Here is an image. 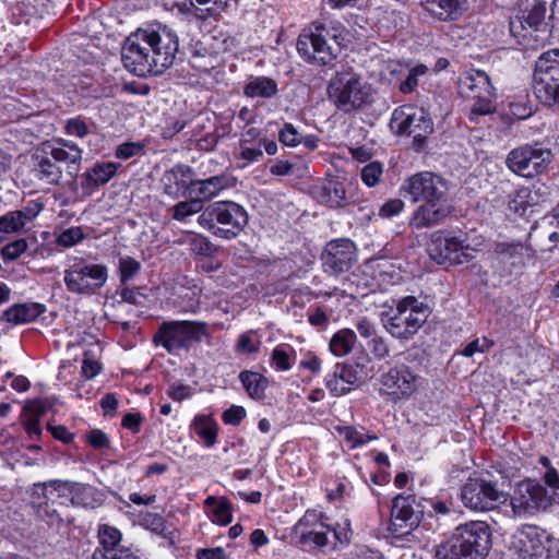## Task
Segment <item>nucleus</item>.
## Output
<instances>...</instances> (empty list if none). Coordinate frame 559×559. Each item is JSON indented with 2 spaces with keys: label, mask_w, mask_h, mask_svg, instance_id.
I'll return each mask as SVG.
<instances>
[{
  "label": "nucleus",
  "mask_w": 559,
  "mask_h": 559,
  "mask_svg": "<svg viewBox=\"0 0 559 559\" xmlns=\"http://www.w3.org/2000/svg\"><path fill=\"white\" fill-rule=\"evenodd\" d=\"M344 33L345 27L340 21L322 17L314 21L298 36L297 51L310 64H330L336 58V52L328 44L326 36L340 43V40L345 39Z\"/></svg>",
  "instance_id": "1"
},
{
  "label": "nucleus",
  "mask_w": 559,
  "mask_h": 559,
  "mask_svg": "<svg viewBox=\"0 0 559 559\" xmlns=\"http://www.w3.org/2000/svg\"><path fill=\"white\" fill-rule=\"evenodd\" d=\"M490 548L489 527L475 521L460 525L455 533L437 546L438 559H484Z\"/></svg>",
  "instance_id": "2"
},
{
  "label": "nucleus",
  "mask_w": 559,
  "mask_h": 559,
  "mask_svg": "<svg viewBox=\"0 0 559 559\" xmlns=\"http://www.w3.org/2000/svg\"><path fill=\"white\" fill-rule=\"evenodd\" d=\"M462 97L471 102L468 119L478 122V118L492 115L497 110V93L489 75L477 69L464 71L457 82Z\"/></svg>",
  "instance_id": "3"
},
{
  "label": "nucleus",
  "mask_w": 559,
  "mask_h": 559,
  "mask_svg": "<svg viewBox=\"0 0 559 559\" xmlns=\"http://www.w3.org/2000/svg\"><path fill=\"white\" fill-rule=\"evenodd\" d=\"M328 97L344 112L360 109L372 102V88L353 70L336 71L328 84Z\"/></svg>",
  "instance_id": "4"
},
{
  "label": "nucleus",
  "mask_w": 559,
  "mask_h": 559,
  "mask_svg": "<svg viewBox=\"0 0 559 559\" xmlns=\"http://www.w3.org/2000/svg\"><path fill=\"white\" fill-rule=\"evenodd\" d=\"M198 224L214 236L229 240L237 237L248 224V214L235 202L218 201L209 205L198 216Z\"/></svg>",
  "instance_id": "5"
},
{
  "label": "nucleus",
  "mask_w": 559,
  "mask_h": 559,
  "mask_svg": "<svg viewBox=\"0 0 559 559\" xmlns=\"http://www.w3.org/2000/svg\"><path fill=\"white\" fill-rule=\"evenodd\" d=\"M66 480L51 479L36 483L29 490V503L36 515L49 525H60L64 522L68 510Z\"/></svg>",
  "instance_id": "6"
},
{
  "label": "nucleus",
  "mask_w": 559,
  "mask_h": 559,
  "mask_svg": "<svg viewBox=\"0 0 559 559\" xmlns=\"http://www.w3.org/2000/svg\"><path fill=\"white\" fill-rule=\"evenodd\" d=\"M293 533L298 544L307 549H324L334 546L337 542L347 543L349 539L346 528L331 530L322 522L320 513L309 510L295 524Z\"/></svg>",
  "instance_id": "7"
},
{
  "label": "nucleus",
  "mask_w": 559,
  "mask_h": 559,
  "mask_svg": "<svg viewBox=\"0 0 559 559\" xmlns=\"http://www.w3.org/2000/svg\"><path fill=\"white\" fill-rule=\"evenodd\" d=\"M160 35L156 32L140 31L129 36L121 49V60L124 68L138 75L145 76L152 72L150 51L160 44Z\"/></svg>",
  "instance_id": "8"
},
{
  "label": "nucleus",
  "mask_w": 559,
  "mask_h": 559,
  "mask_svg": "<svg viewBox=\"0 0 559 559\" xmlns=\"http://www.w3.org/2000/svg\"><path fill=\"white\" fill-rule=\"evenodd\" d=\"M551 157V152L538 144H523L508 153L506 165L520 177L533 178L548 168Z\"/></svg>",
  "instance_id": "9"
},
{
  "label": "nucleus",
  "mask_w": 559,
  "mask_h": 559,
  "mask_svg": "<svg viewBox=\"0 0 559 559\" xmlns=\"http://www.w3.org/2000/svg\"><path fill=\"white\" fill-rule=\"evenodd\" d=\"M389 126L394 134L413 136L418 145H421L433 130V123L426 111L413 105L395 108Z\"/></svg>",
  "instance_id": "10"
},
{
  "label": "nucleus",
  "mask_w": 559,
  "mask_h": 559,
  "mask_svg": "<svg viewBox=\"0 0 559 559\" xmlns=\"http://www.w3.org/2000/svg\"><path fill=\"white\" fill-rule=\"evenodd\" d=\"M464 506L474 511H489L507 501V495L497 481L485 477H469L461 489Z\"/></svg>",
  "instance_id": "11"
},
{
  "label": "nucleus",
  "mask_w": 559,
  "mask_h": 559,
  "mask_svg": "<svg viewBox=\"0 0 559 559\" xmlns=\"http://www.w3.org/2000/svg\"><path fill=\"white\" fill-rule=\"evenodd\" d=\"M108 278V270L103 264L75 261L64 271V284L73 294L92 295L102 288Z\"/></svg>",
  "instance_id": "12"
},
{
  "label": "nucleus",
  "mask_w": 559,
  "mask_h": 559,
  "mask_svg": "<svg viewBox=\"0 0 559 559\" xmlns=\"http://www.w3.org/2000/svg\"><path fill=\"white\" fill-rule=\"evenodd\" d=\"M426 321V314L420 309L418 300L407 296L399 301L395 312L384 323L388 332L396 338L408 340Z\"/></svg>",
  "instance_id": "13"
},
{
  "label": "nucleus",
  "mask_w": 559,
  "mask_h": 559,
  "mask_svg": "<svg viewBox=\"0 0 559 559\" xmlns=\"http://www.w3.org/2000/svg\"><path fill=\"white\" fill-rule=\"evenodd\" d=\"M402 189L412 202H447L449 182L431 171H420L407 178Z\"/></svg>",
  "instance_id": "14"
},
{
  "label": "nucleus",
  "mask_w": 559,
  "mask_h": 559,
  "mask_svg": "<svg viewBox=\"0 0 559 559\" xmlns=\"http://www.w3.org/2000/svg\"><path fill=\"white\" fill-rule=\"evenodd\" d=\"M430 257L438 264H463L475 258L476 250L456 236L436 231L428 247Z\"/></svg>",
  "instance_id": "15"
},
{
  "label": "nucleus",
  "mask_w": 559,
  "mask_h": 559,
  "mask_svg": "<svg viewBox=\"0 0 559 559\" xmlns=\"http://www.w3.org/2000/svg\"><path fill=\"white\" fill-rule=\"evenodd\" d=\"M413 495H399L392 501L389 530L396 536L408 534L420 522V512L414 508Z\"/></svg>",
  "instance_id": "16"
},
{
  "label": "nucleus",
  "mask_w": 559,
  "mask_h": 559,
  "mask_svg": "<svg viewBox=\"0 0 559 559\" xmlns=\"http://www.w3.org/2000/svg\"><path fill=\"white\" fill-rule=\"evenodd\" d=\"M381 383L388 394L395 399H407L418 389L420 377L406 365L389 369L381 378Z\"/></svg>",
  "instance_id": "17"
},
{
  "label": "nucleus",
  "mask_w": 559,
  "mask_h": 559,
  "mask_svg": "<svg viewBox=\"0 0 559 559\" xmlns=\"http://www.w3.org/2000/svg\"><path fill=\"white\" fill-rule=\"evenodd\" d=\"M546 495V489L539 483L532 479L521 481L511 497L513 515L521 518L538 509L545 501Z\"/></svg>",
  "instance_id": "18"
},
{
  "label": "nucleus",
  "mask_w": 559,
  "mask_h": 559,
  "mask_svg": "<svg viewBox=\"0 0 559 559\" xmlns=\"http://www.w3.org/2000/svg\"><path fill=\"white\" fill-rule=\"evenodd\" d=\"M546 533L535 525H523L512 537V548L520 559H536L545 550Z\"/></svg>",
  "instance_id": "19"
},
{
  "label": "nucleus",
  "mask_w": 559,
  "mask_h": 559,
  "mask_svg": "<svg viewBox=\"0 0 559 559\" xmlns=\"http://www.w3.org/2000/svg\"><path fill=\"white\" fill-rule=\"evenodd\" d=\"M323 259L324 270L331 274L348 271L355 262V246L348 239H337L326 245Z\"/></svg>",
  "instance_id": "20"
},
{
  "label": "nucleus",
  "mask_w": 559,
  "mask_h": 559,
  "mask_svg": "<svg viewBox=\"0 0 559 559\" xmlns=\"http://www.w3.org/2000/svg\"><path fill=\"white\" fill-rule=\"evenodd\" d=\"M44 210L38 201H29L20 210L10 211L0 216V233L21 234L31 229L33 221Z\"/></svg>",
  "instance_id": "21"
},
{
  "label": "nucleus",
  "mask_w": 559,
  "mask_h": 559,
  "mask_svg": "<svg viewBox=\"0 0 559 559\" xmlns=\"http://www.w3.org/2000/svg\"><path fill=\"white\" fill-rule=\"evenodd\" d=\"M359 382L356 367L346 364H336L332 374L325 378V385L333 396L347 394Z\"/></svg>",
  "instance_id": "22"
},
{
  "label": "nucleus",
  "mask_w": 559,
  "mask_h": 559,
  "mask_svg": "<svg viewBox=\"0 0 559 559\" xmlns=\"http://www.w3.org/2000/svg\"><path fill=\"white\" fill-rule=\"evenodd\" d=\"M49 145H44L41 150H36L32 155L33 168L35 177L47 185H59L62 177L63 168L57 164L52 157L46 153Z\"/></svg>",
  "instance_id": "23"
},
{
  "label": "nucleus",
  "mask_w": 559,
  "mask_h": 559,
  "mask_svg": "<svg viewBox=\"0 0 559 559\" xmlns=\"http://www.w3.org/2000/svg\"><path fill=\"white\" fill-rule=\"evenodd\" d=\"M445 202H423L414 211L409 226L414 229L430 228L440 224L448 216Z\"/></svg>",
  "instance_id": "24"
},
{
  "label": "nucleus",
  "mask_w": 559,
  "mask_h": 559,
  "mask_svg": "<svg viewBox=\"0 0 559 559\" xmlns=\"http://www.w3.org/2000/svg\"><path fill=\"white\" fill-rule=\"evenodd\" d=\"M466 0H420L424 10L440 22L459 20L466 11Z\"/></svg>",
  "instance_id": "25"
},
{
  "label": "nucleus",
  "mask_w": 559,
  "mask_h": 559,
  "mask_svg": "<svg viewBox=\"0 0 559 559\" xmlns=\"http://www.w3.org/2000/svg\"><path fill=\"white\" fill-rule=\"evenodd\" d=\"M66 487L73 507L95 509L105 500L104 492L92 485L66 480Z\"/></svg>",
  "instance_id": "26"
},
{
  "label": "nucleus",
  "mask_w": 559,
  "mask_h": 559,
  "mask_svg": "<svg viewBox=\"0 0 559 559\" xmlns=\"http://www.w3.org/2000/svg\"><path fill=\"white\" fill-rule=\"evenodd\" d=\"M236 180L234 177L222 174L218 176L210 177L205 180H198L190 183L188 187L189 195H197L203 202L211 200L218 195L223 190L235 187Z\"/></svg>",
  "instance_id": "27"
},
{
  "label": "nucleus",
  "mask_w": 559,
  "mask_h": 559,
  "mask_svg": "<svg viewBox=\"0 0 559 559\" xmlns=\"http://www.w3.org/2000/svg\"><path fill=\"white\" fill-rule=\"evenodd\" d=\"M44 145H49L46 153L61 167L64 165L70 181H74L81 168L82 151L76 145L69 146V150L53 146L49 142Z\"/></svg>",
  "instance_id": "28"
},
{
  "label": "nucleus",
  "mask_w": 559,
  "mask_h": 559,
  "mask_svg": "<svg viewBox=\"0 0 559 559\" xmlns=\"http://www.w3.org/2000/svg\"><path fill=\"white\" fill-rule=\"evenodd\" d=\"M46 308L41 304H19L7 309L2 319L10 323L24 324L34 321L45 312Z\"/></svg>",
  "instance_id": "29"
},
{
  "label": "nucleus",
  "mask_w": 559,
  "mask_h": 559,
  "mask_svg": "<svg viewBox=\"0 0 559 559\" xmlns=\"http://www.w3.org/2000/svg\"><path fill=\"white\" fill-rule=\"evenodd\" d=\"M204 507L213 523L226 526L233 521L231 504L226 498L209 496L204 501Z\"/></svg>",
  "instance_id": "30"
},
{
  "label": "nucleus",
  "mask_w": 559,
  "mask_h": 559,
  "mask_svg": "<svg viewBox=\"0 0 559 559\" xmlns=\"http://www.w3.org/2000/svg\"><path fill=\"white\" fill-rule=\"evenodd\" d=\"M549 78L533 76L534 94L546 106L559 105V81Z\"/></svg>",
  "instance_id": "31"
},
{
  "label": "nucleus",
  "mask_w": 559,
  "mask_h": 559,
  "mask_svg": "<svg viewBox=\"0 0 559 559\" xmlns=\"http://www.w3.org/2000/svg\"><path fill=\"white\" fill-rule=\"evenodd\" d=\"M539 200L538 191L528 187H522L510 195L508 207L518 215H524L530 207L537 205Z\"/></svg>",
  "instance_id": "32"
},
{
  "label": "nucleus",
  "mask_w": 559,
  "mask_h": 559,
  "mask_svg": "<svg viewBox=\"0 0 559 559\" xmlns=\"http://www.w3.org/2000/svg\"><path fill=\"white\" fill-rule=\"evenodd\" d=\"M277 92L276 81L267 76H252L243 87V94L251 98H272Z\"/></svg>",
  "instance_id": "33"
},
{
  "label": "nucleus",
  "mask_w": 559,
  "mask_h": 559,
  "mask_svg": "<svg viewBox=\"0 0 559 559\" xmlns=\"http://www.w3.org/2000/svg\"><path fill=\"white\" fill-rule=\"evenodd\" d=\"M118 164L102 163L96 164L84 177L83 188L95 189L106 185L117 173Z\"/></svg>",
  "instance_id": "34"
},
{
  "label": "nucleus",
  "mask_w": 559,
  "mask_h": 559,
  "mask_svg": "<svg viewBox=\"0 0 559 559\" xmlns=\"http://www.w3.org/2000/svg\"><path fill=\"white\" fill-rule=\"evenodd\" d=\"M177 245L187 246L189 251L203 257H210L213 251L210 240L195 231L177 233Z\"/></svg>",
  "instance_id": "35"
},
{
  "label": "nucleus",
  "mask_w": 559,
  "mask_h": 559,
  "mask_svg": "<svg viewBox=\"0 0 559 559\" xmlns=\"http://www.w3.org/2000/svg\"><path fill=\"white\" fill-rule=\"evenodd\" d=\"M194 433L210 448L217 440V423L212 415H197L191 424Z\"/></svg>",
  "instance_id": "36"
},
{
  "label": "nucleus",
  "mask_w": 559,
  "mask_h": 559,
  "mask_svg": "<svg viewBox=\"0 0 559 559\" xmlns=\"http://www.w3.org/2000/svg\"><path fill=\"white\" fill-rule=\"evenodd\" d=\"M533 76H550L559 81V49H550L538 57Z\"/></svg>",
  "instance_id": "37"
},
{
  "label": "nucleus",
  "mask_w": 559,
  "mask_h": 559,
  "mask_svg": "<svg viewBox=\"0 0 559 559\" xmlns=\"http://www.w3.org/2000/svg\"><path fill=\"white\" fill-rule=\"evenodd\" d=\"M321 202L331 206H345L349 199L346 194L345 186L338 180H329L322 187Z\"/></svg>",
  "instance_id": "38"
},
{
  "label": "nucleus",
  "mask_w": 559,
  "mask_h": 559,
  "mask_svg": "<svg viewBox=\"0 0 559 559\" xmlns=\"http://www.w3.org/2000/svg\"><path fill=\"white\" fill-rule=\"evenodd\" d=\"M356 341L357 337L353 330L342 329L332 336L329 347L334 356L343 357L353 350Z\"/></svg>",
  "instance_id": "39"
},
{
  "label": "nucleus",
  "mask_w": 559,
  "mask_h": 559,
  "mask_svg": "<svg viewBox=\"0 0 559 559\" xmlns=\"http://www.w3.org/2000/svg\"><path fill=\"white\" fill-rule=\"evenodd\" d=\"M335 430L349 449L362 447L377 438L364 428L358 429L353 426H337Z\"/></svg>",
  "instance_id": "40"
},
{
  "label": "nucleus",
  "mask_w": 559,
  "mask_h": 559,
  "mask_svg": "<svg viewBox=\"0 0 559 559\" xmlns=\"http://www.w3.org/2000/svg\"><path fill=\"white\" fill-rule=\"evenodd\" d=\"M206 335L204 324L190 321H177V347L183 346L185 341L200 342Z\"/></svg>",
  "instance_id": "41"
},
{
  "label": "nucleus",
  "mask_w": 559,
  "mask_h": 559,
  "mask_svg": "<svg viewBox=\"0 0 559 559\" xmlns=\"http://www.w3.org/2000/svg\"><path fill=\"white\" fill-rule=\"evenodd\" d=\"M152 55H150V64L152 72L150 74H162L166 69L173 66L175 61V48L170 51V46H165V50L162 51L158 45L151 48Z\"/></svg>",
  "instance_id": "42"
},
{
  "label": "nucleus",
  "mask_w": 559,
  "mask_h": 559,
  "mask_svg": "<svg viewBox=\"0 0 559 559\" xmlns=\"http://www.w3.org/2000/svg\"><path fill=\"white\" fill-rule=\"evenodd\" d=\"M296 358L295 349L287 344L277 345L271 354L272 366L277 371H287L292 369Z\"/></svg>",
  "instance_id": "43"
},
{
  "label": "nucleus",
  "mask_w": 559,
  "mask_h": 559,
  "mask_svg": "<svg viewBox=\"0 0 559 559\" xmlns=\"http://www.w3.org/2000/svg\"><path fill=\"white\" fill-rule=\"evenodd\" d=\"M240 381L248 394L255 400L263 396L266 388V380L258 372L242 371L239 376Z\"/></svg>",
  "instance_id": "44"
},
{
  "label": "nucleus",
  "mask_w": 559,
  "mask_h": 559,
  "mask_svg": "<svg viewBox=\"0 0 559 559\" xmlns=\"http://www.w3.org/2000/svg\"><path fill=\"white\" fill-rule=\"evenodd\" d=\"M98 538L102 548H97L95 551L118 550L117 546L121 539V533L114 526L102 524L98 527Z\"/></svg>",
  "instance_id": "45"
},
{
  "label": "nucleus",
  "mask_w": 559,
  "mask_h": 559,
  "mask_svg": "<svg viewBox=\"0 0 559 559\" xmlns=\"http://www.w3.org/2000/svg\"><path fill=\"white\" fill-rule=\"evenodd\" d=\"M253 136L255 135V129H250L247 131V133L242 136V139L240 140L239 142V145H240V158L243 160V163L240 165V167H246L248 166L249 164L251 163H254V162H258L262 155H263V152L260 147V145L258 146H248L247 143L249 142V139H247V136Z\"/></svg>",
  "instance_id": "46"
},
{
  "label": "nucleus",
  "mask_w": 559,
  "mask_h": 559,
  "mask_svg": "<svg viewBox=\"0 0 559 559\" xmlns=\"http://www.w3.org/2000/svg\"><path fill=\"white\" fill-rule=\"evenodd\" d=\"M428 68L425 64H417L408 70L404 81L400 84V91L403 94L413 93L419 85L420 79L426 76Z\"/></svg>",
  "instance_id": "47"
},
{
  "label": "nucleus",
  "mask_w": 559,
  "mask_h": 559,
  "mask_svg": "<svg viewBox=\"0 0 559 559\" xmlns=\"http://www.w3.org/2000/svg\"><path fill=\"white\" fill-rule=\"evenodd\" d=\"M174 341L175 321L163 323L153 337V342L155 343V345H162L168 353L173 352Z\"/></svg>",
  "instance_id": "48"
},
{
  "label": "nucleus",
  "mask_w": 559,
  "mask_h": 559,
  "mask_svg": "<svg viewBox=\"0 0 559 559\" xmlns=\"http://www.w3.org/2000/svg\"><path fill=\"white\" fill-rule=\"evenodd\" d=\"M189 201H181L177 203V221L187 222L189 216H192L203 209V201L197 195H190Z\"/></svg>",
  "instance_id": "49"
},
{
  "label": "nucleus",
  "mask_w": 559,
  "mask_h": 559,
  "mask_svg": "<svg viewBox=\"0 0 559 559\" xmlns=\"http://www.w3.org/2000/svg\"><path fill=\"white\" fill-rule=\"evenodd\" d=\"M177 297L180 301L177 300V308L183 312H194L199 308V299L197 288H181L180 292L177 290Z\"/></svg>",
  "instance_id": "50"
},
{
  "label": "nucleus",
  "mask_w": 559,
  "mask_h": 559,
  "mask_svg": "<svg viewBox=\"0 0 559 559\" xmlns=\"http://www.w3.org/2000/svg\"><path fill=\"white\" fill-rule=\"evenodd\" d=\"M116 295L120 297L118 302H127L134 306H144L147 298L141 287H128L127 285H121Z\"/></svg>",
  "instance_id": "51"
},
{
  "label": "nucleus",
  "mask_w": 559,
  "mask_h": 559,
  "mask_svg": "<svg viewBox=\"0 0 559 559\" xmlns=\"http://www.w3.org/2000/svg\"><path fill=\"white\" fill-rule=\"evenodd\" d=\"M141 271V263L131 257L119 259V273L121 285H127Z\"/></svg>",
  "instance_id": "52"
},
{
  "label": "nucleus",
  "mask_w": 559,
  "mask_h": 559,
  "mask_svg": "<svg viewBox=\"0 0 559 559\" xmlns=\"http://www.w3.org/2000/svg\"><path fill=\"white\" fill-rule=\"evenodd\" d=\"M352 490L353 486L346 478H337L326 489V497L331 502H335L348 497Z\"/></svg>",
  "instance_id": "53"
},
{
  "label": "nucleus",
  "mask_w": 559,
  "mask_h": 559,
  "mask_svg": "<svg viewBox=\"0 0 559 559\" xmlns=\"http://www.w3.org/2000/svg\"><path fill=\"white\" fill-rule=\"evenodd\" d=\"M27 248L28 243L26 239H16L2 247L1 257L5 262L15 261L27 250Z\"/></svg>",
  "instance_id": "54"
},
{
  "label": "nucleus",
  "mask_w": 559,
  "mask_h": 559,
  "mask_svg": "<svg viewBox=\"0 0 559 559\" xmlns=\"http://www.w3.org/2000/svg\"><path fill=\"white\" fill-rule=\"evenodd\" d=\"M85 235L81 227H70L64 229L56 240V243L63 248L75 246L84 239Z\"/></svg>",
  "instance_id": "55"
},
{
  "label": "nucleus",
  "mask_w": 559,
  "mask_h": 559,
  "mask_svg": "<svg viewBox=\"0 0 559 559\" xmlns=\"http://www.w3.org/2000/svg\"><path fill=\"white\" fill-rule=\"evenodd\" d=\"M382 176V166L378 162H371L362 167L361 180L368 187H374Z\"/></svg>",
  "instance_id": "56"
},
{
  "label": "nucleus",
  "mask_w": 559,
  "mask_h": 559,
  "mask_svg": "<svg viewBox=\"0 0 559 559\" xmlns=\"http://www.w3.org/2000/svg\"><path fill=\"white\" fill-rule=\"evenodd\" d=\"M237 353L252 354L258 352L259 342L254 338V332L248 331L239 335L235 346Z\"/></svg>",
  "instance_id": "57"
},
{
  "label": "nucleus",
  "mask_w": 559,
  "mask_h": 559,
  "mask_svg": "<svg viewBox=\"0 0 559 559\" xmlns=\"http://www.w3.org/2000/svg\"><path fill=\"white\" fill-rule=\"evenodd\" d=\"M278 140L285 146L295 147L300 144L301 136L292 123L286 122L278 132Z\"/></svg>",
  "instance_id": "58"
},
{
  "label": "nucleus",
  "mask_w": 559,
  "mask_h": 559,
  "mask_svg": "<svg viewBox=\"0 0 559 559\" xmlns=\"http://www.w3.org/2000/svg\"><path fill=\"white\" fill-rule=\"evenodd\" d=\"M246 415L247 412L242 406L231 405L222 414V420L225 425L238 426Z\"/></svg>",
  "instance_id": "59"
},
{
  "label": "nucleus",
  "mask_w": 559,
  "mask_h": 559,
  "mask_svg": "<svg viewBox=\"0 0 559 559\" xmlns=\"http://www.w3.org/2000/svg\"><path fill=\"white\" fill-rule=\"evenodd\" d=\"M64 129L69 135H75L78 138H84L90 133L87 124L81 117L69 119L66 122Z\"/></svg>",
  "instance_id": "60"
},
{
  "label": "nucleus",
  "mask_w": 559,
  "mask_h": 559,
  "mask_svg": "<svg viewBox=\"0 0 559 559\" xmlns=\"http://www.w3.org/2000/svg\"><path fill=\"white\" fill-rule=\"evenodd\" d=\"M524 251H527V248L522 243H509V242H499L495 247V252L500 255L515 258L518 255H522Z\"/></svg>",
  "instance_id": "61"
},
{
  "label": "nucleus",
  "mask_w": 559,
  "mask_h": 559,
  "mask_svg": "<svg viewBox=\"0 0 559 559\" xmlns=\"http://www.w3.org/2000/svg\"><path fill=\"white\" fill-rule=\"evenodd\" d=\"M92 559H140L129 548L121 547L118 550L94 551Z\"/></svg>",
  "instance_id": "62"
},
{
  "label": "nucleus",
  "mask_w": 559,
  "mask_h": 559,
  "mask_svg": "<svg viewBox=\"0 0 559 559\" xmlns=\"http://www.w3.org/2000/svg\"><path fill=\"white\" fill-rule=\"evenodd\" d=\"M546 14L545 5H536L532 11L524 16V23L534 31H538L540 25L544 23Z\"/></svg>",
  "instance_id": "63"
},
{
  "label": "nucleus",
  "mask_w": 559,
  "mask_h": 559,
  "mask_svg": "<svg viewBox=\"0 0 559 559\" xmlns=\"http://www.w3.org/2000/svg\"><path fill=\"white\" fill-rule=\"evenodd\" d=\"M86 441L96 450L106 449L109 447V439L107 435L99 429H92L88 431L86 435Z\"/></svg>",
  "instance_id": "64"
}]
</instances>
